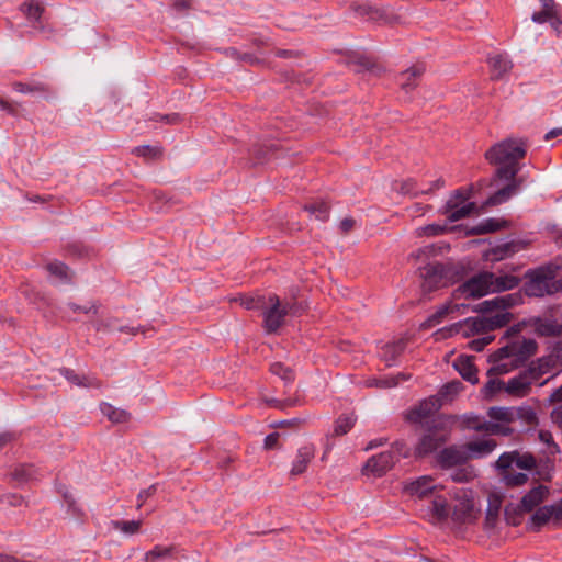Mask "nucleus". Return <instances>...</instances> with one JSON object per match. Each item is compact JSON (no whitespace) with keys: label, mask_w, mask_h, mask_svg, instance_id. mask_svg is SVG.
Returning <instances> with one entry per match:
<instances>
[{"label":"nucleus","mask_w":562,"mask_h":562,"mask_svg":"<svg viewBox=\"0 0 562 562\" xmlns=\"http://www.w3.org/2000/svg\"><path fill=\"white\" fill-rule=\"evenodd\" d=\"M422 516L432 524H473L481 515L477 494H417Z\"/></svg>","instance_id":"f257e3e1"},{"label":"nucleus","mask_w":562,"mask_h":562,"mask_svg":"<svg viewBox=\"0 0 562 562\" xmlns=\"http://www.w3.org/2000/svg\"><path fill=\"white\" fill-rule=\"evenodd\" d=\"M494 468L509 488L524 486L529 481V475L541 481L551 480L550 463L538 462L528 451H505L494 462Z\"/></svg>","instance_id":"f03ea898"},{"label":"nucleus","mask_w":562,"mask_h":562,"mask_svg":"<svg viewBox=\"0 0 562 562\" xmlns=\"http://www.w3.org/2000/svg\"><path fill=\"white\" fill-rule=\"evenodd\" d=\"M522 301L520 293H510L485 300L477 305V311L496 313L490 317H469L459 323L458 326L463 336H471L482 331L492 330L507 325L510 321V313L506 312L508 307L519 304Z\"/></svg>","instance_id":"7ed1b4c3"},{"label":"nucleus","mask_w":562,"mask_h":562,"mask_svg":"<svg viewBox=\"0 0 562 562\" xmlns=\"http://www.w3.org/2000/svg\"><path fill=\"white\" fill-rule=\"evenodd\" d=\"M536 351L537 342L533 339L517 340L503 346L490 356L492 367L487 370V374L490 376L507 374L521 367Z\"/></svg>","instance_id":"20e7f679"},{"label":"nucleus","mask_w":562,"mask_h":562,"mask_svg":"<svg viewBox=\"0 0 562 562\" xmlns=\"http://www.w3.org/2000/svg\"><path fill=\"white\" fill-rule=\"evenodd\" d=\"M519 284L515 276H495L493 272L483 271L461 284L453 292L454 299H479L494 292L512 290Z\"/></svg>","instance_id":"39448f33"},{"label":"nucleus","mask_w":562,"mask_h":562,"mask_svg":"<svg viewBox=\"0 0 562 562\" xmlns=\"http://www.w3.org/2000/svg\"><path fill=\"white\" fill-rule=\"evenodd\" d=\"M526 155V144L521 139L507 138L491 147L486 159L497 165L496 176L499 179H513L520 170L518 161Z\"/></svg>","instance_id":"423d86ee"},{"label":"nucleus","mask_w":562,"mask_h":562,"mask_svg":"<svg viewBox=\"0 0 562 562\" xmlns=\"http://www.w3.org/2000/svg\"><path fill=\"white\" fill-rule=\"evenodd\" d=\"M524 293L529 297L554 295L562 291V279L557 278L551 267H539L525 274Z\"/></svg>","instance_id":"0eeeda50"},{"label":"nucleus","mask_w":562,"mask_h":562,"mask_svg":"<svg viewBox=\"0 0 562 562\" xmlns=\"http://www.w3.org/2000/svg\"><path fill=\"white\" fill-rule=\"evenodd\" d=\"M262 311L263 327L267 333L271 334L282 326L285 316L297 315L300 306L296 303H282L277 295L270 294Z\"/></svg>","instance_id":"6e6552de"},{"label":"nucleus","mask_w":562,"mask_h":562,"mask_svg":"<svg viewBox=\"0 0 562 562\" xmlns=\"http://www.w3.org/2000/svg\"><path fill=\"white\" fill-rule=\"evenodd\" d=\"M402 456H405L404 443L395 442L389 450L369 458L362 467V474L366 476L380 477L392 469Z\"/></svg>","instance_id":"1a4fd4ad"},{"label":"nucleus","mask_w":562,"mask_h":562,"mask_svg":"<svg viewBox=\"0 0 562 562\" xmlns=\"http://www.w3.org/2000/svg\"><path fill=\"white\" fill-rule=\"evenodd\" d=\"M543 502V494H524L519 504H508L504 507V516L507 524L512 526L520 525L522 516L526 513L536 512L542 507L541 504Z\"/></svg>","instance_id":"9d476101"},{"label":"nucleus","mask_w":562,"mask_h":562,"mask_svg":"<svg viewBox=\"0 0 562 562\" xmlns=\"http://www.w3.org/2000/svg\"><path fill=\"white\" fill-rule=\"evenodd\" d=\"M562 526V498L554 504L543 505L533 513L528 521V528L539 531L547 524Z\"/></svg>","instance_id":"9b49d317"},{"label":"nucleus","mask_w":562,"mask_h":562,"mask_svg":"<svg viewBox=\"0 0 562 562\" xmlns=\"http://www.w3.org/2000/svg\"><path fill=\"white\" fill-rule=\"evenodd\" d=\"M470 198L463 190L458 189L447 201L442 213L447 215L449 222H457L469 216L475 210V203H464Z\"/></svg>","instance_id":"f8f14e48"},{"label":"nucleus","mask_w":562,"mask_h":562,"mask_svg":"<svg viewBox=\"0 0 562 562\" xmlns=\"http://www.w3.org/2000/svg\"><path fill=\"white\" fill-rule=\"evenodd\" d=\"M449 269L439 262L429 263L420 269L424 292H431L448 284Z\"/></svg>","instance_id":"ddd939ff"},{"label":"nucleus","mask_w":562,"mask_h":562,"mask_svg":"<svg viewBox=\"0 0 562 562\" xmlns=\"http://www.w3.org/2000/svg\"><path fill=\"white\" fill-rule=\"evenodd\" d=\"M442 402L437 395L423 400L417 406L412 408L407 414V419L412 423H423L424 419L439 411Z\"/></svg>","instance_id":"4468645a"},{"label":"nucleus","mask_w":562,"mask_h":562,"mask_svg":"<svg viewBox=\"0 0 562 562\" xmlns=\"http://www.w3.org/2000/svg\"><path fill=\"white\" fill-rule=\"evenodd\" d=\"M468 461L465 446H450L442 449L438 454V462L442 468H451L463 464Z\"/></svg>","instance_id":"2eb2a0df"},{"label":"nucleus","mask_w":562,"mask_h":562,"mask_svg":"<svg viewBox=\"0 0 562 562\" xmlns=\"http://www.w3.org/2000/svg\"><path fill=\"white\" fill-rule=\"evenodd\" d=\"M468 460L482 459L490 456L497 447L494 439H477L464 443Z\"/></svg>","instance_id":"dca6fc26"},{"label":"nucleus","mask_w":562,"mask_h":562,"mask_svg":"<svg viewBox=\"0 0 562 562\" xmlns=\"http://www.w3.org/2000/svg\"><path fill=\"white\" fill-rule=\"evenodd\" d=\"M487 508L485 515V525L488 528L496 526L504 504V494H487Z\"/></svg>","instance_id":"f3484780"},{"label":"nucleus","mask_w":562,"mask_h":562,"mask_svg":"<svg viewBox=\"0 0 562 562\" xmlns=\"http://www.w3.org/2000/svg\"><path fill=\"white\" fill-rule=\"evenodd\" d=\"M454 369L459 374L471 384L479 382L477 370L473 363V358L469 356H459L453 362Z\"/></svg>","instance_id":"a211bd4d"},{"label":"nucleus","mask_w":562,"mask_h":562,"mask_svg":"<svg viewBox=\"0 0 562 562\" xmlns=\"http://www.w3.org/2000/svg\"><path fill=\"white\" fill-rule=\"evenodd\" d=\"M533 383L532 378L529 375L528 371H524L517 376L512 378L506 384H505V391L508 394L522 396L525 395L530 385Z\"/></svg>","instance_id":"6ab92c4d"},{"label":"nucleus","mask_w":562,"mask_h":562,"mask_svg":"<svg viewBox=\"0 0 562 562\" xmlns=\"http://www.w3.org/2000/svg\"><path fill=\"white\" fill-rule=\"evenodd\" d=\"M491 77L494 80L503 79L513 68L512 60L504 54H496L488 58Z\"/></svg>","instance_id":"aec40b11"},{"label":"nucleus","mask_w":562,"mask_h":562,"mask_svg":"<svg viewBox=\"0 0 562 562\" xmlns=\"http://www.w3.org/2000/svg\"><path fill=\"white\" fill-rule=\"evenodd\" d=\"M315 449L313 446H304L297 450L296 457L292 463L291 475H299L305 472L311 460L314 458Z\"/></svg>","instance_id":"412c9836"},{"label":"nucleus","mask_w":562,"mask_h":562,"mask_svg":"<svg viewBox=\"0 0 562 562\" xmlns=\"http://www.w3.org/2000/svg\"><path fill=\"white\" fill-rule=\"evenodd\" d=\"M59 373L71 384L77 385L79 387H95L99 389L101 386L100 381L91 375H79L74 370L68 368L59 369Z\"/></svg>","instance_id":"4be33fe9"},{"label":"nucleus","mask_w":562,"mask_h":562,"mask_svg":"<svg viewBox=\"0 0 562 562\" xmlns=\"http://www.w3.org/2000/svg\"><path fill=\"white\" fill-rule=\"evenodd\" d=\"M470 305L468 304H457V303H447L437 308V311L428 317V323L430 326H436L440 324L447 315L452 313H464L468 311Z\"/></svg>","instance_id":"5701e85b"},{"label":"nucleus","mask_w":562,"mask_h":562,"mask_svg":"<svg viewBox=\"0 0 562 562\" xmlns=\"http://www.w3.org/2000/svg\"><path fill=\"white\" fill-rule=\"evenodd\" d=\"M446 440H447L446 434H438L435 431H430L429 434L425 435L420 439V441L416 448V452L420 456L432 452L434 450L439 448Z\"/></svg>","instance_id":"b1692460"},{"label":"nucleus","mask_w":562,"mask_h":562,"mask_svg":"<svg viewBox=\"0 0 562 562\" xmlns=\"http://www.w3.org/2000/svg\"><path fill=\"white\" fill-rule=\"evenodd\" d=\"M424 71L425 68L420 65L413 66L403 71L397 79L401 88L406 92L416 88L418 85V78L424 74Z\"/></svg>","instance_id":"393cba45"},{"label":"nucleus","mask_w":562,"mask_h":562,"mask_svg":"<svg viewBox=\"0 0 562 562\" xmlns=\"http://www.w3.org/2000/svg\"><path fill=\"white\" fill-rule=\"evenodd\" d=\"M40 476L38 470L32 464L19 465L12 472V479L18 483L16 487H23L24 484L38 480Z\"/></svg>","instance_id":"a878e982"},{"label":"nucleus","mask_w":562,"mask_h":562,"mask_svg":"<svg viewBox=\"0 0 562 562\" xmlns=\"http://www.w3.org/2000/svg\"><path fill=\"white\" fill-rule=\"evenodd\" d=\"M407 345L406 338H400L396 341L387 342L381 348V358L387 366H392L398 356L403 353Z\"/></svg>","instance_id":"bb28decb"},{"label":"nucleus","mask_w":562,"mask_h":562,"mask_svg":"<svg viewBox=\"0 0 562 562\" xmlns=\"http://www.w3.org/2000/svg\"><path fill=\"white\" fill-rule=\"evenodd\" d=\"M438 488L435 479L430 475H423L413 481L406 482L403 492H436Z\"/></svg>","instance_id":"cd10ccee"},{"label":"nucleus","mask_w":562,"mask_h":562,"mask_svg":"<svg viewBox=\"0 0 562 562\" xmlns=\"http://www.w3.org/2000/svg\"><path fill=\"white\" fill-rule=\"evenodd\" d=\"M554 364L555 360L552 357H542L537 361L531 362L527 371L532 378V381L536 382L543 374L549 373Z\"/></svg>","instance_id":"c85d7f7f"},{"label":"nucleus","mask_w":562,"mask_h":562,"mask_svg":"<svg viewBox=\"0 0 562 562\" xmlns=\"http://www.w3.org/2000/svg\"><path fill=\"white\" fill-rule=\"evenodd\" d=\"M535 329L541 336H559L562 333V325L547 318H537Z\"/></svg>","instance_id":"c756f323"},{"label":"nucleus","mask_w":562,"mask_h":562,"mask_svg":"<svg viewBox=\"0 0 562 562\" xmlns=\"http://www.w3.org/2000/svg\"><path fill=\"white\" fill-rule=\"evenodd\" d=\"M100 409L104 416L112 423L121 424L126 423L130 419V413L124 409L114 407L110 403H102Z\"/></svg>","instance_id":"7c9ffc66"},{"label":"nucleus","mask_w":562,"mask_h":562,"mask_svg":"<svg viewBox=\"0 0 562 562\" xmlns=\"http://www.w3.org/2000/svg\"><path fill=\"white\" fill-rule=\"evenodd\" d=\"M518 411L515 407H491L488 409V416L491 419L513 423L517 420Z\"/></svg>","instance_id":"2f4dec72"},{"label":"nucleus","mask_w":562,"mask_h":562,"mask_svg":"<svg viewBox=\"0 0 562 562\" xmlns=\"http://www.w3.org/2000/svg\"><path fill=\"white\" fill-rule=\"evenodd\" d=\"M473 428L476 431H483L488 435L510 436L513 434V429L510 427L494 422H484L475 425Z\"/></svg>","instance_id":"473e14b6"},{"label":"nucleus","mask_w":562,"mask_h":562,"mask_svg":"<svg viewBox=\"0 0 562 562\" xmlns=\"http://www.w3.org/2000/svg\"><path fill=\"white\" fill-rule=\"evenodd\" d=\"M20 10L29 21L38 22L44 12V7L34 0H30L23 2Z\"/></svg>","instance_id":"72a5a7b5"},{"label":"nucleus","mask_w":562,"mask_h":562,"mask_svg":"<svg viewBox=\"0 0 562 562\" xmlns=\"http://www.w3.org/2000/svg\"><path fill=\"white\" fill-rule=\"evenodd\" d=\"M518 190V184H507L504 188L496 191L493 195H491L485 204L487 205H498L506 202L516 191Z\"/></svg>","instance_id":"f704fd0d"},{"label":"nucleus","mask_w":562,"mask_h":562,"mask_svg":"<svg viewBox=\"0 0 562 562\" xmlns=\"http://www.w3.org/2000/svg\"><path fill=\"white\" fill-rule=\"evenodd\" d=\"M112 527L124 535H135L140 530L143 519L137 520H113Z\"/></svg>","instance_id":"c9c22d12"},{"label":"nucleus","mask_w":562,"mask_h":562,"mask_svg":"<svg viewBox=\"0 0 562 562\" xmlns=\"http://www.w3.org/2000/svg\"><path fill=\"white\" fill-rule=\"evenodd\" d=\"M47 271L56 277L60 282H70L71 277L69 274L68 267L60 261H53L47 265Z\"/></svg>","instance_id":"e433bc0d"},{"label":"nucleus","mask_w":562,"mask_h":562,"mask_svg":"<svg viewBox=\"0 0 562 562\" xmlns=\"http://www.w3.org/2000/svg\"><path fill=\"white\" fill-rule=\"evenodd\" d=\"M311 215H314L316 220L326 221L329 216V205L324 201L314 202L304 206Z\"/></svg>","instance_id":"4c0bfd02"},{"label":"nucleus","mask_w":562,"mask_h":562,"mask_svg":"<svg viewBox=\"0 0 562 562\" xmlns=\"http://www.w3.org/2000/svg\"><path fill=\"white\" fill-rule=\"evenodd\" d=\"M133 154L147 160L159 158L162 155V148L158 145H140L133 149Z\"/></svg>","instance_id":"58836bf2"},{"label":"nucleus","mask_w":562,"mask_h":562,"mask_svg":"<svg viewBox=\"0 0 562 562\" xmlns=\"http://www.w3.org/2000/svg\"><path fill=\"white\" fill-rule=\"evenodd\" d=\"M356 419L351 415H341L337 418L334 425L333 435H346L355 425Z\"/></svg>","instance_id":"ea45409f"},{"label":"nucleus","mask_w":562,"mask_h":562,"mask_svg":"<svg viewBox=\"0 0 562 562\" xmlns=\"http://www.w3.org/2000/svg\"><path fill=\"white\" fill-rule=\"evenodd\" d=\"M171 550V547L156 546L145 554V561L156 562L159 559H165L170 555Z\"/></svg>","instance_id":"a19ab883"},{"label":"nucleus","mask_w":562,"mask_h":562,"mask_svg":"<svg viewBox=\"0 0 562 562\" xmlns=\"http://www.w3.org/2000/svg\"><path fill=\"white\" fill-rule=\"evenodd\" d=\"M270 371L274 375L280 376L285 382H292L294 380L293 371L281 362L272 363L270 367Z\"/></svg>","instance_id":"79ce46f5"},{"label":"nucleus","mask_w":562,"mask_h":562,"mask_svg":"<svg viewBox=\"0 0 562 562\" xmlns=\"http://www.w3.org/2000/svg\"><path fill=\"white\" fill-rule=\"evenodd\" d=\"M0 503L3 506H12V507H20L22 505H27V502L24 499L22 494H1Z\"/></svg>","instance_id":"37998d69"},{"label":"nucleus","mask_w":562,"mask_h":562,"mask_svg":"<svg viewBox=\"0 0 562 562\" xmlns=\"http://www.w3.org/2000/svg\"><path fill=\"white\" fill-rule=\"evenodd\" d=\"M267 297H244L241 299V305L247 310H262L266 306Z\"/></svg>","instance_id":"c03bdc74"},{"label":"nucleus","mask_w":562,"mask_h":562,"mask_svg":"<svg viewBox=\"0 0 562 562\" xmlns=\"http://www.w3.org/2000/svg\"><path fill=\"white\" fill-rule=\"evenodd\" d=\"M461 389H462V384L459 381H453V382L445 384L441 387V390L439 391V394L437 396H439L442 400L450 395L458 394Z\"/></svg>","instance_id":"a18cd8bd"},{"label":"nucleus","mask_w":562,"mask_h":562,"mask_svg":"<svg viewBox=\"0 0 562 562\" xmlns=\"http://www.w3.org/2000/svg\"><path fill=\"white\" fill-rule=\"evenodd\" d=\"M518 411L517 419L524 420L528 425H532L537 422V415L530 407H515Z\"/></svg>","instance_id":"49530a36"},{"label":"nucleus","mask_w":562,"mask_h":562,"mask_svg":"<svg viewBox=\"0 0 562 562\" xmlns=\"http://www.w3.org/2000/svg\"><path fill=\"white\" fill-rule=\"evenodd\" d=\"M505 390V383L498 379L491 378L484 386V393L486 396H492L501 390Z\"/></svg>","instance_id":"de8ad7c7"},{"label":"nucleus","mask_w":562,"mask_h":562,"mask_svg":"<svg viewBox=\"0 0 562 562\" xmlns=\"http://www.w3.org/2000/svg\"><path fill=\"white\" fill-rule=\"evenodd\" d=\"M473 476V470L469 468L458 469L453 474H451V479L454 482H468Z\"/></svg>","instance_id":"09e8293b"},{"label":"nucleus","mask_w":562,"mask_h":562,"mask_svg":"<svg viewBox=\"0 0 562 562\" xmlns=\"http://www.w3.org/2000/svg\"><path fill=\"white\" fill-rule=\"evenodd\" d=\"M538 437L541 442L548 446L551 453L559 451V447L554 443L552 434L550 431L540 430Z\"/></svg>","instance_id":"8fccbe9b"},{"label":"nucleus","mask_w":562,"mask_h":562,"mask_svg":"<svg viewBox=\"0 0 562 562\" xmlns=\"http://www.w3.org/2000/svg\"><path fill=\"white\" fill-rule=\"evenodd\" d=\"M65 505L67 506V510L71 516H80L82 514V509L72 498V494H65Z\"/></svg>","instance_id":"3c124183"},{"label":"nucleus","mask_w":562,"mask_h":562,"mask_svg":"<svg viewBox=\"0 0 562 562\" xmlns=\"http://www.w3.org/2000/svg\"><path fill=\"white\" fill-rule=\"evenodd\" d=\"M493 340L492 336H484L482 338L473 339L469 342L470 349L473 351H482Z\"/></svg>","instance_id":"603ef678"},{"label":"nucleus","mask_w":562,"mask_h":562,"mask_svg":"<svg viewBox=\"0 0 562 562\" xmlns=\"http://www.w3.org/2000/svg\"><path fill=\"white\" fill-rule=\"evenodd\" d=\"M398 191L403 194H418L419 192L416 190V182L413 179H408L406 181H403L401 183V187L398 188Z\"/></svg>","instance_id":"864d4df0"},{"label":"nucleus","mask_w":562,"mask_h":562,"mask_svg":"<svg viewBox=\"0 0 562 562\" xmlns=\"http://www.w3.org/2000/svg\"><path fill=\"white\" fill-rule=\"evenodd\" d=\"M70 308L74 312H81L85 314H97L98 313V305L95 303H91L89 306H81L75 303L69 304Z\"/></svg>","instance_id":"5fc2aeb1"},{"label":"nucleus","mask_w":562,"mask_h":562,"mask_svg":"<svg viewBox=\"0 0 562 562\" xmlns=\"http://www.w3.org/2000/svg\"><path fill=\"white\" fill-rule=\"evenodd\" d=\"M542 7L543 12L548 13L549 15L553 16L554 14H558V5L554 0H539Z\"/></svg>","instance_id":"6e6d98bb"},{"label":"nucleus","mask_w":562,"mask_h":562,"mask_svg":"<svg viewBox=\"0 0 562 562\" xmlns=\"http://www.w3.org/2000/svg\"><path fill=\"white\" fill-rule=\"evenodd\" d=\"M172 9L177 13H183L191 9V0H173Z\"/></svg>","instance_id":"4d7b16f0"},{"label":"nucleus","mask_w":562,"mask_h":562,"mask_svg":"<svg viewBox=\"0 0 562 562\" xmlns=\"http://www.w3.org/2000/svg\"><path fill=\"white\" fill-rule=\"evenodd\" d=\"M422 231L426 236H437L445 232V227L441 225L430 224L423 227Z\"/></svg>","instance_id":"13d9d810"},{"label":"nucleus","mask_w":562,"mask_h":562,"mask_svg":"<svg viewBox=\"0 0 562 562\" xmlns=\"http://www.w3.org/2000/svg\"><path fill=\"white\" fill-rule=\"evenodd\" d=\"M279 432H271L265 438V448L266 449H274L279 445Z\"/></svg>","instance_id":"bf43d9fd"},{"label":"nucleus","mask_w":562,"mask_h":562,"mask_svg":"<svg viewBox=\"0 0 562 562\" xmlns=\"http://www.w3.org/2000/svg\"><path fill=\"white\" fill-rule=\"evenodd\" d=\"M355 224L356 221L353 218L346 217L340 222L339 228L344 234H347L353 228Z\"/></svg>","instance_id":"052dcab7"},{"label":"nucleus","mask_w":562,"mask_h":562,"mask_svg":"<svg viewBox=\"0 0 562 562\" xmlns=\"http://www.w3.org/2000/svg\"><path fill=\"white\" fill-rule=\"evenodd\" d=\"M552 16L549 15L548 13L543 12V11H540V12H535L531 16V20L535 22V23H539V24H542L547 21H549Z\"/></svg>","instance_id":"680f3d73"},{"label":"nucleus","mask_w":562,"mask_h":562,"mask_svg":"<svg viewBox=\"0 0 562 562\" xmlns=\"http://www.w3.org/2000/svg\"><path fill=\"white\" fill-rule=\"evenodd\" d=\"M14 89L21 93H30V92H33L35 90H41L40 88L37 87H31L26 83H22V82H16L14 83Z\"/></svg>","instance_id":"e2e57ef3"},{"label":"nucleus","mask_w":562,"mask_h":562,"mask_svg":"<svg viewBox=\"0 0 562 562\" xmlns=\"http://www.w3.org/2000/svg\"><path fill=\"white\" fill-rule=\"evenodd\" d=\"M552 29L557 32V34L562 33V21L558 16V14H554L550 20Z\"/></svg>","instance_id":"0e129e2a"},{"label":"nucleus","mask_w":562,"mask_h":562,"mask_svg":"<svg viewBox=\"0 0 562 562\" xmlns=\"http://www.w3.org/2000/svg\"><path fill=\"white\" fill-rule=\"evenodd\" d=\"M497 229V225L494 223L493 220H487L479 229L480 233H488V232H495Z\"/></svg>","instance_id":"69168bd1"},{"label":"nucleus","mask_w":562,"mask_h":562,"mask_svg":"<svg viewBox=\"0 0 562 562\" xmlns=\"http://www.w3.org/2000/svg\"><path fill=\"white\" fill-rule=\"evenodd\" d=\"M443 186H445L443 179L439 178V179L435 180L434 182H431V186L427 190H422L420 192L422 193H430L437 189L442 188Z\"/></svg>","instance_id":"338daca9"},{"label":"nucleus","mask_w":562,"mask_h":562,"mask_svg":"<svg viewBox=\"0 0 562 562\" xmlns=\"http://www.w3.org/2000/svg\"><path fill=\"white\" fill-rule=\"evenodd\" d=\"M558 136H562V127H555V128H552L550 130L546 135H544V139L546 140H550L554 137H558Z\"/></svg>","instance_id":"774afa93"}]
</instances>
